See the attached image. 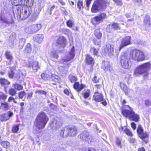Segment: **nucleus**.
Here are the masks:
<instances>
[{"instance_id": "19", "label": "nucleus", "mask_w": 151, "mask_h": 151, "mask_svg": "<svg viewBox=\"0 0 151 151\" xmlns=\"http://www.w3.org/2000/svg\"><path fill=\"white\" fill-rule=\"evenodd\" d=\"M102 68L106 71H110L111 68L110 65V63L108 61H103L102 64Z\"/></svg>"}, {"instance_id": "12", "label": "nucleus", "mask_w": 151, "mask_h": 151, "mask_svg": "<svg viewBox=\"0 0 151 151\" xmlns=\"http://www.w3.org/2000/svg\"><path fill=\"white\" fill-rule=\"evenodd\" d=\"M104 52L106 55L113 56L114 53L113 46L110 44L107 45L104 48Z\"/></svg>"}, {"instance_id": "53", "label": "nucleus", "mask_w": 151, "mask_h": 151, "mask_svg": "<svg viewBox=\"0 0 151 151\" xmlns=\"http://www.w3.org/2000/svg\"><path fill=\"white\" fill-rule=\"evenodd\" d=\"M83 2L82 1H79L77 3V6L78 7L79 9H80L83 5Z\"/></svg>"}, {"instance_id": "55", "label": "nucleus", "mask_w": 151, "mask_h": 151, "mask_svg": "<svg viewBox=\"0 0 151 151\" xmlns=\"http://www.w3.org/2000/svg\"><path fill=\"white\" fill-rule=\"evenodd\" d=\"M82 151H96V150L94 148L91 147H88L87 149H86L85 150H83Z\"/></svg>"}, {"instance_id": "34", "label": "nucleus", "mask_w": 151, "mask_h": 151, "mask_svg": "<svg viewBox=\"0 0 151 151\" xmlns=\"http://www.w3.org/2000/svg\"><path fill=\"white\" fill-rule=\"evenodd\" d=\"M82 94L84 98H88L91 94V92L90 90H87L86 91H85Z\"/></svg>"}, {"instance_id": "51", "label": "nucleus", "mask_w": 151, "mask_h": 151, "mask_svg": "<svg viewBox=\"0 0 151 151\" xmlns=\"http://www.w3.org/2000/svg\"><path fill=\"white\" fill-rule=\"evenodd\" d=\"M12 101L13 103H16L17 102L15 101L13 97H10L8 100V102L9 103Z\"/></svg>"}, {"instance_id": "4", "label": "nucleus", "mask_w": 151, "mask_h": 151, "mask_svg": "<svg viewBox=\"0 0 151 151\" xmlns=\"http://www.w3.org/2000/svg\"><path fill=\"white\" fill-rule=\"evenodd\" d=\"M16 9L17 12V14L18 15L17 17L22 19L27 18L30 15L32 11L31 8H29L26 6H22V5L16 6Z\"/></svg>"}, {"instance_id": "28", "label": "nucleus", "mask_w": 151, "mask_h": 151, "mask_svg": "<svg viewBox=\"0 0 151 151\" xmlns=\"http://www.w3.org/2000/svg\"><path fill=\"white\" fill-rule=\"evenodd\" d=\"M122 138L119 137H117L115 139V143L116 145L119 147H122Z\"/></svg>"}, {"instance_id": "16", "label": "nucleus", "mask_w": 151, "mask_h": 151, "mask_svg": "<svg viewBox=\"0 0 151 151\" xmlns=\"http://www.w3.org/2000/svg\"><path fill=\"white\" fill-rule=\"evenodd\" d=\"M13 115V113L11 111H8L7 114L4 113L0 115V120L1 122H5L8 120Z\"/></svg>"}, {"instance_id": "62", "label": "nucleus", "mask_w": 151, "mask_h": 151, "mask_svg": "<svg viewBox=\"0 0 151 151\" xmlns=\"http://www.w3.org/2000/svg\"><path fill=\"white\" fill-rule=\"evenodd\" d=\"M93 81L94 83H98L99 82V80L97 79L96 76H95L94 78L93 79Z\"/></svg>"}, {"instance_id": "15", "label": "nucleus", "mask_w": 151, "mask_h": 151, "mask_svg": "<svg viewBox=\"0 0 151 151\" xmlns=\"http://www.w3.org/2000/svg\"><path fill=\"white\" fill-rule=\"evenodd\" d=\"M93 99L97 102L103 101L102 104H107V102L106 101H104L102 94L98 91L95 92L94 95L93 96Z\"/></svg>"}, {"instance_id": "22", "label": "nucleus", "mask_w": 151, "mask_h": 151, "mask_svg": "<svg viewBox=\"0 0 151 151\" xmlns=\"http://www.w3.org/2000/svg\"><path fill=\"white\" fill-rule=\"evenodd\" d=\"M44 36L42 34H37L33 37L34 40L39 43L41 42L43 39Z\"/></svg>"}, {"instance_id": "27", "label": "nucleus", "mask_w": 151, "mask_h": 151, "mask_svg": "<svg viewBox=\"0 0 151 151\" xmlns=\"http://www.w3.org/2000/svg\"><path fill=\"white\" fill-rule=\"evenodd\" d=\"M20 124L14 125L12 128L11 132L12 133H17L19 129V127Z\"/></svg>"}, {"instance_id": "21", "label": "nucleus", "mask_w": 151, "mask_h": 151, "mask_svg": "<svg viewBox=\"0 0 151 151\" xmlns=\"http://www.w3.org/2000/svg\"><path fill=\"white\" fill-rule=\"evenodd\" d=\"M1 19L2 23L6 24L8 25L13 23L14 21L12 18L9 19L6 17H1Z\"/></svg>"}, {"instance_id": "23", "label": "nucleus", "mask_w": 151, "mask_h": 151, "mask_svg": "<svg viewBox=\"0 0 151 151\" xmlns=\"http://www.w3.org/2000/svg\"><path fill=\"white\" fill-rule=\"evenodd\" d=\"M68 134L71 136H74L77 134V129L75 127H73L68 128Z\"/></svg>"}, {"instance_id": "39", "label": "nucleus", "mask_w": 151, "mask_h": 151, "mask_svg": "<svg viewBox=\"0 0 151 151\" xmlns=\"http://www.w3.org/2000/svg\"><path fill=\"white\" fill-rule=\"evenodd\" d=\"M111 27L113 28V29H116L118 30L120 29V26H119V25L118 24L116 23H113L111 24Z\"/></svg>"}, {"instance_id": "20", "label": "nucleus", "mask_w": 151, "mask_h": 151, "mask_svg": "<svg viewBox=\"0 0 151 151\" xmlns=\"http://www.w3.org/2000/svg\"><path fill=\"white\" fill-rule=\"evenodd\" d=\"M66 42L65 38L63 37H60L57 40L56 43L58 45H61V47L63 48L65 46Z\"/></svg>"}, {"instance_id": "59", "label": "nucleus", "mask_w": 151, "mask_h": 151, "mask_svg": "<svg viewBox=\"0 0 151 151\" xmlns=\"http://www.w3.org/2000/svg\"><path fill=\"white\" fill-rule=\"evenodd\" d=\"M129 142L131 143H134L136 142L135 139L133 138H129Z\"/></svg>"}, {"instance_id": "10", "label": "nucleus", "mask_w": 151, "mask_h": 151, "mask_svg": "<svg viewBox=\"0 0 151 151\" xmlns=\"http://www.w3.org/2000/svg\"><path fill=\"white\" fill-rule=\"evenodd\" d=\"M131 38V36H127L123 38L119 47L116 50V51L119 52L123 47L130 44Z\"/></svg>"}, {"instance_id": "38", "label": "nucleus", "mask_w": 151, "mask_h": 151, "mask_svg": "<svg viewBox=\"0 0 151 151\" xmlns=\"http://www.w3.org/2000/svg\"><path fill=\"white\" fill-rule=\"evenodd\" d=\"M120 88L125 93H127V88L124 84L123 83H121Z\"/></svg>"}, {"instance_id": "9", "label": "nucleus", "mask_w": 151, "mask_h": 151, "mask_svg": "<svg viewBox=\"0 0 151 151\" xmlns=\"http://www.w3.org/2000/svg\"><path fill=\"white\" fill-rule=\"evenodd\" d=\"M42 27L41 24H35L26 27L25 32L28 33H35L38 31Z\"/></svg>"}, {"instance_id": "33", "label": "nucleus", "mask_w": 151, "mask_h": 151, "mask_svg": "<svg viewBox=\"0 0 151 151\" xmlns=\"http://www.w3.org/2000/svg\"><path fill=\"white\" fill-rule=\"evenodd\" d=\"M99 50V49H97L94 47H92L91 48L90 52L93 55L97 56Z\"/></svg>"}, {"instance_id": "54", "label": "nucleus", "mask_w": 151, "mask_h": 151, "mask_svg": "<svg viewBox=\"0 0 151 151\" xmlns=\"http://www.w3.org/2000/svg\"><path fill=\"white\" fill-rule=\"evenodd\" d=\"M25 93L24 91H23L20 93L19 94V96L20 99H22L24 96H25Z\"/></svg>"}, {"instance_id": "37", "label": "nucleus", "mask_w": 151, "mask_h": 151, "mask_svg": "<svg viewBox=\"0 0 151 151\" xmlns=\"http://www.w3.org/2000/svg\"><path fill=\"white\" fill-rule=\"evenodd\" d=\"M32 50L31 45L29 43H28L26 47L25 51L27 53H30Z\"/></svg>"}, {"instance_id": "52", "label": "nucleus", "mask_w": 151, "mask_h": 151, "mask_svg": "<svg viewBox=\"0 0 151 151\" xmlns=\"http://www.w3.org/2000/svg\"><path fill=\"white\" fill-rule=\"evenodd\" d=\"M130 125L131 127L133 130H134L136 129V124L134 122H132L130 123Z\"/></svg>"}, {"instance_id": "57", "label": "nucleus", "mask_w": 151, "mask_h": 151, "mask_svg": "<svg viewBox=\"0 0 151 151\" xmlns=\"http://www.w3.org/2000/svg\"><path fill=\"white\" fill-rule=\"evenodd\" d=\"M92 0H86V6L87 8V9L88 10L89 6L91 4V2Z\"/></svg>"}, {"instance_id": "60", "label": "nucleus", "mask_w": 151, "mask_h": 151, "mask_svg": "<svg viewBox=\"0 0 151 151\" xmlns=\"http://www.w3.org/2000/svg\"><path fill=\"white\" fill-rule=\"evenodd\" d=\"M134 1L136 4L139 5L141 3L142 0H134Z\"/></svg>"}, {"instance_id": "45", "label": "nucleus", "mask_w": 151, "mask_h": 151, "mask_svg": "<svg viewBox=\"0 0 151 151\" xmlns=\"http://www.w3.org/2000/svg\"><path fill=\"white\" fill-rule=\"evenodd\" d=\"M64 92L65 93L69 96L72 99H73V96L72 95L71 93H70L68 89H65Z\"/></svg>"}, {"instance_id": "56", "label": "nucleus", "mask_w": 151, "mask_h": 151, "mask_svg": "<svg viewBox=\"0 0 151 151\" xmlns=\"http://www.w3.org/2000/svg\"><path fill=\"white\" fill-rule=\"evenodd\" d=\"M79 83L78 82H76L74 84L73 87L75 89H78L79 88Z\"/></svg>"}, {"instance_id": "3", "label": "nucleus", "mask_w": 151, "mask_h": 151, "mask_svg": "<svg viewBox=\"0 0 151 151\" xmlns=\"http://www.w3.org/2000/svg\"><path fill=\"white\" fill-rule=\"evenodd\" d=\"M130 109L128 110L126 109H122L121 113L124 117L127 118L130 120L138 122L139 121L140 117L138 114L135 113L132 109L128 105H127Z\"/></svg>"}, {"instance_id": "31", "label": "nucleus", "mask_w": 151, "mask_h": 151, "mask_svg": "<svg viewBox=\"0 0 151 151\" xmlns=\"http://www.w3.org/2000/svg\"><path fill=\"white\" fill-rule=\"evenodd\" d=\"M94 35L95 37L98 39L101 38L102 37V33L99 29H96L94 31Z\"/></svg>"}, {"instance_id": "50", "label": "nucleus", "mask_w": 151, "mask_h": 151, "mask_svg": "<svg viewBox=\"0 0 151 151\" xmlns=\"http://www.w3.org/2000/svg\"><path fill=\"white\" fill-rule=\"evenodd\" d=\"M67 25L68 27H72L73 25V23L72 21L68 20L66 22Z\"/></svg>"}, {"instance_id": "40", "label": "nucleus", "mask_w": 151, "mask_h": 151, "mask_svg": "<svg viewBox=\"0 0 151 151\" xmlns=\"http://www.w3.org/2000/svg\"><path fill=\"white\" fill-rule=\"evenodd\" d=\"M57 51L55 50H53L50 53V55L52 56L53 58H57L58 56V55L56 53Z\"/></svg>"}, {"instance_id": "35", "label": "nucleus", "mask_w": 151, "mask_h": 151, "mask_svg": "<svg viewBox=\"0 0 151 151\" xmlns=\"http://www.w3.org/2000/svg\"><path fill=\"white\" fill-rule=\"evenodd\" d=\"M5 55L6 58L9 60L11 61L12 59V56L9 51L6 52Z\"/></svg>"}, {"instance_id": "47", "label": "nucleus", "mask_w": 151, "mask_h": 151, "mask_svg": "<svg viewBox=\"0 0 151 151\" xmlns=\"http://www.w3.org/2000/svg\"><path fill=\"white\" fill-rule=\"evenodd\" d=\"M9 94L12 95H14L16 93L15 91L13 88H11L9 89Z\"/></svg>"}, {"instance_id": "30", "label": "nucleus", "mask_w": 151, "mask_h": 151, "mask_svg": "<svg viewBox=\"0 0 151 151\" xmlns=\"http://www.w3.org/2000/svg\"><path fill=\"white\" fill-rule=\"evenodd\" d=\"M86 63L88 64H93L94 62L92 58L88 55H86Z\"/></svg>"}, {"instance_id": "8", "label": "nucleus", "mask_w": 151, "mask_h": 151, "mask_svg": "<svg viewBox=\"0 0 151 151\" xmlns=\"http://www.w3.org/2000/svg\"><path fill=\"white\" fill-rule=\"evenodd\" d=\"M137 133L138 137L145 143L148 142L149 134L146 131H144L143 127L140 124H138L137 129Z\"/></svg>"}, {"instance_id": "17", "label": "nucleus", "mask_w": 151, "mask_h": 151, "mask_svg": "<svg viewBox=\"0 0 151 151\" xmlns=\"http://www.w3.org/2000/svg\"><path fill=\"white\" fill-rule=\"evenodd\" d=\"M38 64V62L34 60L32 62L31 60H29L28 62L27 65L29 67H32L33 70H37L40 68Z\"/></svg>"}, {"instance_id": "1", "label": "nucleus", "mask_w": 151, "mask_h": 151, "mask_svg": "<svg viewBox=\"0 0 151 151\" xmlns=\"http://www.w3.org/2000/svg\"><path fill=\"white\" fill-rule=\"evenodd\" d=\"M49 120L46 114L44 112L41 111L37 116L34 124L38 129H42L44 128Z\"/></svg>"}, {"instance_id": "5", "label": "nucleus", "mask_w": 151, "mask_h": 151, "mask_svg": "<svg viewBox=\"0 0 151 151\" xmlns=\"http://www.w3.org/2000/svg\"><path fill=\"white\" fill-rule=\"evenodd\" d=\"M107 0H96L94 3L91 9L93 13L100 10H104L108 4Z\"/></svg>"}, {"instance_id": "63", "label": "nucleus", "mask_w": 151, "mask_h": 151, "mask_svg": "<svg viewBox=\"0 0 151 151\" xmlns=\"http://www.w3.org/2000/svg\"><path fill=\"white\" fill-rule=\"evenodd\" d=\"M115 2L117 4V5L119 6H121L122 5V1L121 0H118V1L116 2Z\"/></svg>"}, {"instance_id": "18", "label": "nucleus", "mask_w": 151, "mask_h": 151, "mask_svg": "<svg viewBox=\"0 0 151 151\" xmlns=\"http://www.w3.org/2000/svg\"><path fill=\"white\" fill-rule=\"evenodd\" d=\"M120 132H121L123 131L125 134L128 136L132 137L133 136L132 132L131 130L129 129L127 126H121L120 128Z\"/></svg>"}, {"instance_id": "7", "label": "nucleus", "mask_w": 151, "mask_h": 151, "mask_svg": "<svg viewBox=\"0 0 151 151\" xmlns=\"http://www.w3.org/2000/svg\"><path fill=\"white\" fill-rule=\"evenodd\" d=\"M120 61L121 65L124 68L129 69L130 68L131 62L127 52L122 53L120 57Z\"/></svg>"}, {"instance_id": "24", "label": "nucleus", "mask_w": 151, "mask_h": 151, "mask_svg": "<svg viewBox=\"0 0 151 151\" xmlns=\"http://www.w3.org/2000/svg\"><path fill=\"white\" fill-rule=\"evenodd\" d=\"M34 0H24L23 4L26 5L29 8L32 6L34 2Z\"/></svg>"}, {"instance_id": "11", "label": "nucleus", "mask_w": 151, "mask_h": 151, "mask_svg": "<svg viewBox=\"0 0 151 151\" xmlns=\"http://www.w3.org/2000/svg\"><path fill=\"white\" fill-rule=\"evenodd\" d=\"M74 49L73 47L70 51L66 55L65 58L62 59L60 61L61 63H63L67 61H69L72 60L74 57Z\"/></svg>"}, {"instance_id": "49", "label": "nucleus", "mask_w": 151, "mask_h": 151, "mask_svg": "<svg viewBox=\"0 0 151 151\" xmlns=\"http://www.w3.org/2000/svg\"><path fill=\"white\" fill-rule=\"evenodd\" d=\"M35 93H38L39 94H42L45 95H46L47 94V92L43 90H37L35 92Z\"/></svg>"}, {"instance_id": "58", "label": "nucleus", "mask_w": 151, "mask_h": 151, "mask_svg": "<svg viewBox=\"0 0 151 151\" xmlns=\"http://www.w3.org/2000/svg\"><path fill=\"white\" fill-rule=\"evenodd\" d=\"M84 87V86L82 84H81V85L79 86V88L77 90V91L78 92H79L82 89H83Z\"/></svg>"}, {"instance_id": "29", "label": "nucleus", "mask_w": 151, "mask_h": 151, "mask_svg": "<svg viewBox=\"0 0 151 151\" xmlns=\"http://www.w3.org/2000/svg\"><path fill=\"white\" fill-rule=\"evenodd\" d=\"M0 144L3 147L6 149L8 148L10 146V143L7 141H2L0 142Z\"/></svg>"}, {"instance_id": "46", "label": "nucleus", "mask_w": 151, "mask_h": 151, "mask_svg": "<svg viewBox=\"0 0 151 151\" xmlns=\"http://www.w3.org/2000/svg\"><path fill=\"white\" fill-rule=\"evenodd\" d=\"M63 31L66 34L69 35H70L71 34V32L68 29L64 28L63 29Z\"/></svg>"}, {"instance_id": "26", "label": "nucleus", "mask_w": 151, "mask_h": 151, "mask_svg": "<svg viewBox=\"0 0 151 151\" xmlns=\"http://www.w3.org/2000/svg\"><path fill=\"white\" fill-rule=\"evenodd\" d=\"M150 17L148 15H146L144 19V24L148 27L150 26Z\"/></svg>"}, {"instance_id": "42", "label": "nucleus", "mask_w": 151, "mask_h": 151, "mask_svg": "<svg viewBox=\"0 0 151 151\" xmlns=\"http://www.w3.org/2000/svg\"><path fill=\"white\" fill-rule=\"evenodd\" d=\"M0 107L3 110L5 111L8 110L10 108L8 104H1Z\"/></svg>"}, {"instance_id": "43", "label": "nucleus", "mask_w": 151, "mask_h": 151, "mask_svg": "<svg viewBox=\"0 0 151 151\" xmlns=\"http://www.w3.org/2000/svg\"><path fill=\"white\" fill-rule=\"evenodd\" d=\"M69 80L71 83H73L76 81L77 78L73 75H70L69 76Z\"/></svg>"}, {"instance_id": "36", "label": "nucleus", "mask_w": 151, "mask_h": 151, "mask_svg": "<svg viewBox=\"0 0 151 151\" xmlns=\"http://www.w3.org/2000/svg\"><path fill=\"white\" fill-rule=\"evenodd\" d=\"M15 38L16 34L14 33H12L9 37V40L11 42L13 43L14 41L15 40Z\"/></svg>"}, {"instance_id": "41", "label": "nucleus", "mask_w": 151, "mask_h": 151, "mask_svg": "<svg viewBox=\"0 0 151 151\" xmlns=\"http://www.w3.org/2000/svg\"><path fill=\"white\" fill-rule=\"evenodd\" d=\"M0 83L3 85L9 84V82L7 80L3 78H0Z\"/></svg>"}, {"instance_id": "48", "label": "nucleus", "mask_w": 151, "mask_h": 151, "mask_svg": "<svg viewBox=\"0 0 151 151\" xmlns=\"http://www.w3.org/2000/svg\"><path fill=\"white\" fill-rule=\"evenodd\" d=\"M25 42V40L24 38H22L20 39L19 40V43L21 44L22 47H23L24 45Z\"/></svg>"}, {"instance_id": "25", "label": "nucleus", "mask_w": 151, "mask_h": 151, "mask_svg": "<svg viewBox=\"0 0 151 151\" xmlns=\"http://www.w3.org/2000/svg\"><path fill=\"white\" fill-rule=\"evenodd\" d=\"M11 3L13 5L17 6H18L19 5H22L23 3V0H11Z\"/></svg>"}, {"instance_id": "61", "label": "nucleus", "mask_w": 151, "mask_h": 151, "mask_svg": "<svg viewBox=\"0 0 151 151\" xmlns=\"http://www.w3.org/2000/svg\"><path fill=\"white\" fill-rule=\"evenodd\" d=\"M7 96L4 94H2L0 96L1 99L4 100L6 98Z\"/></svg>"}, {"instance_id": "6", "label": "nucleus", "mask_w": 151, "mask_h": 151, "mask_svg": "<svg viewBox=\"0 0 151 151\" xmlns=\"http://www.w3.org/2000/svg\"><path fill=\"white\" fill-rule=\"evenodd\" d=\"M130 56L132 59L138 62L143 61L145 58L144 52L137 49L132 50L130 52Z\"/></svg>"}, {"instance_id": "14", "label": "nucleus", "mask_w": 151, "mask_h": 151, "mask_svg": "<svg viewBox=\"0 0 151 151\" xmlns=\"http://www.w3.org/2000/svg\"><path fill=\"white\" fill-rule=\"evenodd\" d=\"M106 17L105 14L101 13L92 19V22L94 24L99 23L103 21V20Z\"/></svg>"}, {"instance_id": "13", "label": "nucleus", "mask_w": 151, "mask_h": 151, "mask_svg": "<svg viewBox=\"0 0 151 151\" xmlns=\"http://www.w3.org/2000/svg\"><path fill=\"white\" fill-rule=\"evenodd\" d=\"M42 78L45 80H48L50 78L54 81H56L58 80L59 78V76L54 75H52L50 73H42L41 75Z\"/></svg>"}, {"instance_id": "32", "label": "nucleus", "mask_w": 151, "mask_h": 151, "mask_svg": "<svg viewBox=\"0 0 151 151\" xmlns=\"http://www.w3.org/2000/svg\"><path fill=\"white\" fill-rule=\"evenodd\" d=\"M39 14V12L38 11L37 12H35L31 16L30 20L32 21H35L37 18Z\"/></svg>"}, {"instance_id": "2", "label": "nucleus", "mask_w": 151, "mask_h": 151, "mask_svg": "<svg viewBox=\"0 0 151 151\" xmlns=\"http://www.w3.org/2000/svg\"><path fill=\"white\" fill-rule=\"evenodd\" d=\"M151 69V63L148 62L139 65L136 68L134 74L136 76L143 74L145 77L148 75V71Z\"/></svg>"}, {"instance_id": "44", "label": "nucleus", "mask_w": 151, "mask_h": 151, "mask_svg": "<svg viewBox=\"0 0 151 151\" xmlns=\"http://www.w3.org/2000/svg\"><path fill=\"white\" fill-rule=\"evenodd\" d=\"M14 88L15 89L18 90H20L22 89L23 86L20 85L16 84L14 85Z\"/></svg>"}, {"instance_id": "64", "label": "nucleus", "mask_w": 151, "mask_h": 151, "mask_svg": "<svg viewBox=\"0 0 151 151\" xmlns=\"http://www.w3.org/2000/svg\"><path fill=\"white\" fill-rule=\"evenodd\" d=\"M138 151H146L144 147H140L138 148Z\"/></svg>"}]
</instances>
